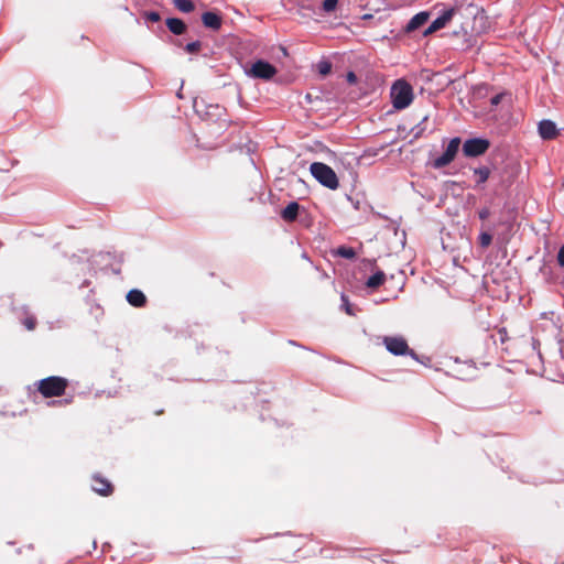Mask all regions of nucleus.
Wrapping results in <instances>:
<instances>
[{"mask_svg": "<svg viewBox=\"0 0 564 564\" xmlns=\"http://www.w3.org/2000/svg\"><path fill=\"white\" fill-rule=\"evenodd\" d=\"M276 74V68L263 59L254 62L248 75L254 78L271 79Z\"/></svg>", "mask_w": 564, "mask_h": 564, "instance_id": "nucleus-7", "label": "nucleus"}, {"mask_svg": "<svg viewBox=\"0 0 564 564\" xmlns=\"http://www.w3.org/2000/svg\"><path fill=\"white\" fill-rule=\"evenodd\" d=\"M474 174L478 176V184L487 182L490 175V170L487 166L477 167L474 170Z\"/></svg>", "mask_w": 564, "mask_h": 564, "instance_id": "nucleus-18", "label": "nucleus"}, {"mask_svg": "<svg viewBox=\"0 0 564 564\" xmlns=\"http://www.w3.org/2000/svg\"><path fill=\"white\" fill-rule=\"evenodd\" d=\"M330 69H332V65L329 62H326V61H322L318 63V72L321 75H327L330 73Z\"/></svg>", "mask_w": 564, "mask_h": 564, "instance_id": "nucleus-23", "label": "nucleus"}, {"mask_svg": "<svg viewBox=\"0 0 564 564\" xmlns=\"http://www.w3.org/2000/svg\"><path fill=\"white\" fill-rule=\"evenodd\" d=\"M202 44L199 41H194V42H191L188 44H186L185 46V51L187 53H191V54H194V53H197L200 48Z\"/></svg>", "mask_w": 564, "mask_h": 564, "instance_id": "nucleus-24", "label": "nucleus"}, {"mask_svg": "<svg viewBox=\"0 0 564 564\" xmlns=\"http://www.w3.org/2000/svg\"><path fill=\"white\" fill-rule=\"evenodd\" d=\"M383 344L389 352L394 356H403L410 354L415 358V354L410 350L406 340L401 336H386Z\"/></svg>", "mask_w": 564, "mask_h": 564, "instance_id": "nucleus-4", "label": "nucleus"}, {"mask_svg": "<svg viewBox=\"0 0 564 564\" xmlns=\"http://www.w3.org/2000/svg\"><path fill=\"white\" fill-rule=\"evenodd\" d=\"M93 480L94 485L91 487L95 492L101 496H108L112 492V486L107 479L96 475L93 477Z\"/></svg>", "mask_w": 564, "mask_h": 564, "instance_id": "nucleus-10", "label": "nucleus"}, {"mask_svg": "<svg viewBox=\"0 0 564 564\" xmlns=\"http://www.w3.org/2000/svg\"><path fill=\"white\" fill-rule=\"evenodd\" d=\"M502 98H503V94H498V95L494 96V97L490 99V104H491L492 106H498V105L501 102Z\"/></svg>", "mask_w": 564, "mask_h": 564, "instance_id": "nucleus-29", "label": "nucleus"}, {"mask_svg": "<svg viewBox=\"0 0 564 564\" xmlns=\"http://www.w3.org/2000/svg\"><path fill=\"white\" fill-rule=\"evenodd\" d=\"M390 96L393 107L401 110L413 101V89L404 79H398L391 87Z\"/></svg>", "mask_w": 564, "mask_h": 564, "instance_id": "nucleus-1", "label": "nucleus"}, {"mask_svg": "<svg viewBox=\"0 0 564 564\" xmlns=\"http://www.w3.org/2000/svg\"><path fill=\"white\" fill-rule=\"evenodd\" d=\"M23 325L26 327V329L29 330H33L35 328V325H36V319L34 316L30 315V316H26L23 321H22Z\"/></svg>", "mask_w": 564, "mask_h": 564, "instance_id": "nucleus-25", "label": "nucleus"}, {"mask_svg": "<svg viewBox=\"0 0 564 564\" xmlns=\"http://www.w3.org/2000/svg\"><path fill=\"white\" fill-rule=\"evenodd\" d=\"M557 261H558V264L564 268V245L558 250Z\"/></svg>", "mask_w": 564, "mask_h": 564, "instance_id": "nucleus-28", "label": "nucleus"}, {"mask_svg": "<svg viewBox=\"0 0 564 564\" xmlns=\"http://www.w3.org/2000/svg\"><path fill=\"white\" fill-rule=\"evenodd\" d=\"M347 82L350 84H355L357 82V76L354 72H349L347 74Z\"/></svg>", "mask_w": 564, "mask_h": 564, "instance_id": "nucleus-31", "label": "nucleus"}, {"mask_svg": "<svg viewBox=\"0 0 564 564\" xmlns=\"http://www.w3.org/2000/svg\"><path fill=\"white\" fill-rule=\"evenodd\" d=\"M300 205L296 202H291L288 206L282 210L281 216L286 221H293L296 219L299 214Z\"/></svg>", "mask_w": 564, "mask_h": 564, "instance_id": "nucleus-16", "label": "nucleus"}, {"mask_svg": "<svg viewBox=\"0 0 564 564\" xmlns=\"http://www.w3.org/2000/svg\"><path fill=\"white\" fill-rule=\"evenodd\" d=\"M145 18L147 20L151 21V22H159L161 20V15L160 13L155 12V11H150L145 14Z\"/></svg>", "mask_w": 564, "mask_h": 564, "instance_id": "nucleus-26", "label": "nucleus"}, {"mask_svg": "<svg viewBox=\"0 0 564 564\" xmlns=\"http://www.w3.org/2000/svg\"><path fill=\"white\" fill-rule=\"evenodd\" d=\"M539 134L544 140L554 139L557 134L556 126L551 120H542L538 127Z\"/></svg>", "mask_w": 564, "mask_h": 564, "instance_id": "nucleus-9", "label": "nucleus"}, {"mask_svg": "<svg viewBox=\"0 0 564 564\" xmlns=\"http://www.w3.org/2000/svg\"><path fill=\"white\" fill-rule=\"evenodd\" d=\"M202 21L206 28L212 30H219L221 26V18L215 12L208 11L203 13Z\"/></svg>", "mask_w": 564, "mask_h": 564, "instance_id": "nucleus-11", "label": "nucleus"}, {"mask_svg": "<svg viewBox=\"0 0 564 564\" xmlns=\"http://www.w3.org/2000/svg\"><path fill=\"white\" fill-rule=\"evenodd\" d=\"M429 12L422 11L416 13L406 24V31L412 32L422 26L429 20Z\"/></svg>", "mask_w": 564, "mask_h": 564, "instance_id": "nucleus-13", "label": "nucleus"}, {"mask_svg": "<svg viewBox=\"0 0 564 564\" xmlns=\"http://www.w3.org/2000/svg\"><path fill=\"white\" fill-rule=\"evenodd\" d=\"M455 14V9L449 8L445 10L438 18H436L430 26L424 31V35H430L447 25V23L453 19Z\"/></svg>", "mask_w": 564, "mask_h": 564, "instance_id": "nucleus-8", "label": "nucleus"}, {"mask_svg": "<svg viewBox=\"0 0 564 564\" xmlns=\"http://www.w3.org/2000/svg\"><path fill=\"white\" fill-rule=\"evenodd\" d=\"M67 380L62 377H47L37 383V389L45 398L59 397L65 392Z\"/></svg>", "mask_w": 564, "mask_h": 564, "instance_id": "nucleus-3", "label": "nucleus"}, {"mask_svg": "<svg viewBox=\"0 0 564 564\" xmlns=\"http://www.w3.org/2000/svg\"><path fill=\"white\" fill-rule=\"evenodd\" d=\"M338 0H324L322 3L323 11L330 13L336 10Z\"/></svg>", "mask_w": 564, "mask_h": 564, "instance_id": "nucleus-20", "label": "nucleus"}, {"mask_svg": "<svg viewBox=\"0 0 564 564\" xmlns=\"http://www.w3.org/2000/svg\"><path fill=\"white\" fill-rule=\"evenodd\" d=\"M426 120H427V116H425V117L422 119V121H421V122H420V123L414 128V130H415L414 135H415V137H419V135L422 133V131H423L424 129H423V128H421V126H422V123H423V122H425Z\"/></svg>", "mask_w": 564, "mask_h": 564, "instance_id": "nucleus-30", "label": "nucleus"}, {"mask_svg": "<svg viewBox=\"0 0 564 564\" xmlns=\"http://www.w3.org/2000/svg\"><path fill=\"white\" fill-rule=\"evenodd\" d=\"M166 26L173 34L176 35L183 34L186 30L185 23L177 18H169L166 20Z\"/></svg>", "mask_w": 564, "mask_h": 564, "instance_id": "nucleus-15", "label": "nucleus"}, {"mask_svg": "<svg viewBox=\"0 0 564 564\" xmlns=\"http://www.w3.org/2000/svg\"><path fill=\"white\" fill-rule=\"evenodd\" d=\"M312 176L323 186L329 189H337L339 181L334 170L325 163L314 162L310 166Z\"/></svg>", "mask_w": 564, "mask_h": 564, "instance_id": "nucleus-2", "label": "nucleus"}, {"mask_svg": "<svg viewBox=\"0 0 564 564\" xmlns=\"http://www.w3.org/2000/svg\"><path fill=\"white\" fill-rule=\"evenodd\" d=\"M478 216L481 220H486L490 216V210L485 207L479 210Z\"/></svg>", "mask_w": 564, "mask_h": 564, "instance_id": "nucleus-27", "label": "nucleus"}, {"mask_svg": "<svg viewBox=\"0 0 564 564\" xmlns=\"http://www.w3.org/2000/svg\"><path fill=\"white\" fill-rule=\"evenodd\" d=\"M127 301L134 307H142L147 302V297L140 290H130L127 294Z\"/></svg>", "mask_w": 564, "mask_h": 564, "instance_id": "nucleus-12", "label": "nucleus"}, {"mask_svg": "<svg viewBox=\"0 0 564 564\" xmlns=\"http://www.w3.org/2000/svg\"><path fill=\"white\" fill-rule=\"evenodd\" d=\"M174 6L184 13L192 12L194 10V3L191 0H173Z\"/></svg>", "mask_w": 564, "mask_h": 564, "instance_id": "nucleus-17", "label": "nucleus"}, {"mask_svg": "<svg viewBox=\"0 0 564 564\" xmlns=\"http://www.w3.org/2000/svg\"><path fill=\"white\" fill-rule=\"evenodd\" d=\"M489 141L481 138L468 139L463 144V152L467 158H476L489 149Z\"/></svg>", "mask_w": 564, "mask_h": 564, "instance_id": "nucleus-6", "label": "nucleus"}, {"mask_svg": "<svg viewBox=\"0 0 564 564\" xmlns=\"http://www.w3.org/2000/svg\"><path fill=\"white\" fill-rule=\"evenodd\" d=\"M384 281H386L384 272L381 270H378L372 275H370L368 278V280L366 281V286L368 289L375 290V289L379 288L380 285H382L384 283Z\"/></svg>", "mask_w": 564, "mask_h": 564, "instance_id": "nucleus-14", "label": "nucleus"}, {"mask_svg": "<svg viewBox=\"0 0 564 564\" xmlns=\"http://www.w3.org/2000/svg\"><path fill=\"white\" fill-rule=\"evenodd\" d=\"M459 145L460 139L458 137L453 138L447 144V148L444 151V153L432 162L433 167L442 169L448 165L451 162H453L458 152Z\"/></svg>", "mask_w": 564, "mask_h": 564, "instance_id": "nucleus-5", "label": "nucleus"}, {"mask_svg": "<svg viewBox=\"0 0 564 564\" xmlns=\"http://www.w3.org/2000/svg\"><path fill=\"white\" fill-rule=\"evenodd\" d=\"M335 253L345 259H354L356 257V251L351 247L346 246L338 247Z\"/></svg>", "mask_w": 564, "mask_h": 564, "instance_id": "nucleus-19", "label": "nucleus"}, {"mask_svg": "<svg viewBox=\"0 0 564 564\" xmlns=\"http://www.w3.org/2000/svg\"><path fill=\"white\" fill-rule=\"evenodd\" d=\"M479 245L482 247V248H487L490 246L491 241H492V236L489 234V232H481L479 235Z\"/></svg>", "mask_w": 564, "mask_h": 564, "instance_id": "nucleus-22", "label": "nucleus"}, {"mask_svg": "<svg viewBox=\"0 0 564 564\" xmlns=\"http://www.w3.org/2000/svg\"><path fill=\"white\" fill-rule=\"evenodd\" d=\"M340 300H341V307L345 310V312L348 315L354 316L355 312L352 310V305L350 304V302L348 300V296L345 294H341Z\"/></svg>", "mask_w": 564, "mask_h": 564, "instance_id": "nucleus-21", "label": "nucleus"}]
</instances>
